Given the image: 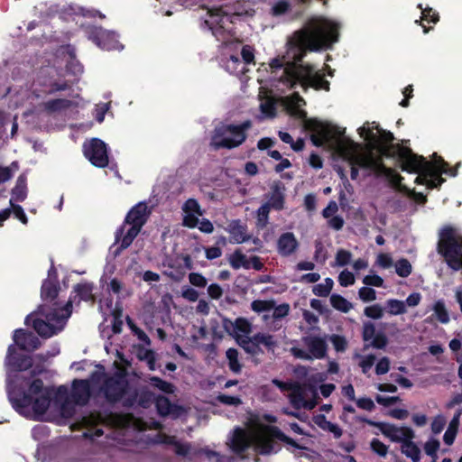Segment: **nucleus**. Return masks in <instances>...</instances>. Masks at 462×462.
I'll return each instance as SVG.
<instances>
[{
  "instance_id": "f257e3e1",
  "label": "nucleus",
  "mask_w": 462,
  "mask_h": 462,
  "mask_svg": "<svg viewBox=\"0 0 462 462\" xmlns=\"http://www.w3.org/2000/svg\"><path fill=\"white\" fill-rule=\"evenodd\" d=\"M338 41L337 24L325 19L310 20L307 26L293 32L288 41V55L291 60L284 66L281 81L290 88L300 85L306 92L310 88L329 90L330 83L313 65L302 64L308 51H318Z\"/></svg>"
},
{
  "instance_id": "f03ea898",
  "label": "nucleus",
  "mask_w": 462,
  "mask_h": 462,
  "mask_svg": "<svg viewBox=\"0 0 462 462\" xmlns=\"http://www.w3.org/2000/svg\"><path fill=\"white\" fill-rule=\"evenodd\" d=\"M72 313V300H69L63 308H51L44 303L29 314L24 320L32 326L36 333L44 338H49L61 331Z\"/></svg>"
},
{
  "instance_id": "7ed1b4c3",
  "label": "nucleus",
  "mask_w": 462,
  "mask_h": 462,
  "mask_svg": "<svg viewBox=\"0 0 462 462\" xmlns=\"http://www.w3.org/2000/svg\"><path fill=\"white\" fill-rule=\"evenodd\" d=\"M151 214L147 203L144 201L134 205L126 214L124 223L116 229L115 240L121 242L115 254L118 255L123 250L128 248L146 224Z\"/></svg>"
},
{
  "instance_id": "20e7f679",
  "label": "nucleus",
  "mask_w": 462,
  "mask_h": 462,
  "mask_svg": "<svg viewBox=\"0 0 462 462\" xmlns=\"http://www.w3.org/2000/svg\"><path fill=\"white\" fill-rule=\"evenodd\" d=\"M53 395L56 398L67 395V388L62 385L56 390L53 387H46L44 393L36 398L20 388L9 392V399L17 411L22 412L23 409L32 406L34 413L41 415L48 411Z\"/></svg>"
},
{
  "instance_id": "39448f33",
  "label": "nucleus",
  "mask_w": 462,
  "mask_h": 462,
  "mask_svg": "<svg viewBox=\"0 0 462 462\" xmlns=\"http://www.w3.org/2000/svg\"><path fill=\"white\" fill-rule=\"evenodd\" d=\"M351 165L350 176L356 180L359 174L358 168L367 170L376 177H385L389 182L397 186L401 184L402 177L393 168L386 167L381 158H375L372 151L364 153H356L349 158Z\"/></svg>"
},
{
  "instance_id": "423d86ee",
  "label": "nucleus",
  "mask_w": 462,
  "mask_h": 462,
  "mask_svg": "<svg viewBox=\"0 0 462 462\" xmlns=\"http://www.w3.org/2000/svg\"><path fill=\"white\" fill-rule=\"evenodd\" d=\"M252 122L245 120L239 125L221 124L215 127L210 140V146L215 150H232L242 145L247 138V131Z\"/></svg>"
},
{
  "instance_id": "0eeeda50",
  "label": "nucleus",
  "mask_w": 462,
  "mask_h": 462,
  "mask_svg": "<svg viewBox=\"0 0 462 462\" xmlns=\"http://www.w3.org/2000/svg\"><path fill=\"white\" fill-rule=\"evenodd\" d=\"M437 250L450 269L462 270V236L455 227L446 225L441 228Z\"/></svg>"
},
{
  "instance_id": "6e6552de",
  "label": "nucleus",
  "mask_w": 462,
  "mask_h": 462,
  "mask_svg": "<svg viewBox=\"0 0 462 462\" xmlns=\"http://www.w3.org/2000/svg\"><path fill=\"white\" fill-rule=\"evenodd\" d=\"M402 158L405 160L404 164L401 165L402 171L418 173L415 183L426 185L428 189L437 188L435 180H432L434 165L430 162L422 155L413 153L411 149H402Z\"/></svg>"
},
{
  "instance_id": "1a4fd4ad",
  "label": "nucleus",
  "mask_w": 462,
  "mask_h": 462,
  "mask_svg": "<svg viewBox=\"0 0 462 462\" xmlns=\"http://www.w3.org/2000/svg\"><path fill=\"white\" fill-rule=\"evenodd\" d=\"M130 383L125 372L116 371L111 375L106 376L100 385L99 391L103 393L107 402L115 404L123 402L130 393Z\"/></svg>"
},
{
  "instance_id": "9d476101",
  "label": "nucleus",
  "mask_w": 462,
  "mask_h": 462,
  "mask_svg": "<svg viewBox=\"0 0 462 462\" xmlns=\"http://www.w3.org/2000/svg\"><path fill=\"white\" fill-rule=\"evenodd\" d=\"M356 420L377 428L384 437L388 438L393 442L401 443V445L409 439L415 438L413 430L407 426L398 427L392 423L374 421L361 416L357 417Z\"/></svg>"
},
{
  "instance_id": "9b49d317",
  "label": "nucleus",
  "mask_w": 462,
  "mask_h": 462,
  "mask_svg": "<svg viewBox=\"0 0 462 462\" xmlns=\"http://www.w3.org/2000/svg\"><path fill=\"white\" fill-rule=\"evenodd\" d=\"M297 115L303 121L304 129L312 133L310 140L315 146L320 147L330 140L331 131L328 124L317 118H308L305 110H299Z\"/></svg>"
},
{
  "instance_id": "f8f14e48",
  "label": "nucleus",
  "mask_w": 462,
  "mask_h": 462,
  "mask_svg": "<svg viewBox=\"0 0 462 462\" xmlns=\"http://www.w3.org/2000/svg\"><path fill=\"white\" fill-rule=\"evenodd\" d=\"M238 344L245 353L253 356L263 354L261 345L273 353L278 346V342L273 335L263 332H258L251 337L241 339L238 341Z\"/></svg>"
},
{
  "instance_id": "ddd939ff",
  "label": "nucleus",
  "mask_w": 462,
  "mask_h": 462,
  "mask_svg": "<svg viewBox=\"0 0 462 462\" xmlns=\"http://www.w3.org/2000/svg\"><path fill=\"white\" fill-rule=\"evenodd\" d=\"M86 33L88 40L103 50L112 51L119 48L120 42L114 32L92 25L87 27Z\"/></svg>"
},
{
  "instance_id": "4468645a",
  "label": "nucleus",
  "mask_w": 462,
  "mask_h": 462,
  "mask_svg": "<svg viewBox=\"0 0 462 462\" xmlns=\"http://www.w3.org/2000/svg\"><path fill=\"white\" fill-rule=\"evenodd\" d=\"M85 157L96 167L105 168L108 165L106 144L98 138H93L83 144Z\"/></svg>"
},
{
  "instance_id": "2eb2a0df",
  "label": "nucleus",
  "mask_w": 462,
  "mask_h": 462,
  "mask_svg": "<svg viewBox=\"0 0 462 462\" xmlns=\"http://www.w3.org/2000/svg\"><path fill=\"white\" fill-rule=\"evenodd\" d=\"M155 398L154 393L147 387L139 390L134 389L124 399L123 406L130 409L138 405L141 408L147 409L154 402Z\"/></svg>"
},
{
  "instance_id": "dca6fc26",
  "label": "nucleus",
  "mask_w": 462,
  "mask_h": 462,
  "mask_svg": "<svg viewBox=\"0 0 462 462\" xmlns=\"http://www.w3.org/2000/svg\"><path fill=\"white\" fill-rule=\"evenodd\" d=\"M5 365L14 372L25 371L32 366V359L30 356L17 353L14 345H10L5 357Z\"/></svg>"
},
{
  "instance_id": "f3484780",
  "label": "nucleus",
  "mask_w": 462,
  "mask_h": 462,
  "mask_svg": "<svg viewBox=\"0 0 462 462\" xmlns=\"http://www.w3.org/2000/svg\"><path fill=\"white\" fill-rule=\"evenodd\" d=\"M301 341L312 359H323L327 356L328 344L325 338L319 336L309 335L302 337Z\"/></svg>"
},
{
  "instance_id": "a211bd4d",
  "label": "nucleus",
  "mask_w": 462,
  "mask_h": 462,
  "mask_svg": "<svg viewBox=\"0 0 462 462\" xmlns=\"http://www.w3.org/2000/svg\"><path fill=\"white\" fill-rule=\"evenodd\" d=\"M14 344L24 351H34L41 346V341L32 332L18 328L14 331Z\"/></svg>"
},
{
  "instance_id": "6ab92c4d",
  "label": "nucleus",
  "mask_w": 462,
  "mask_h": 462,
  "mask_svg": "<svg viewBox=\"0 0 462 462\" xmlns=\"http://www.w3.org/2000/svg\"><path fill=\"white\" fill-rule=\"evenodd\" d=\"M274 437L264 427L263 433L258 435L254 439V449L260 455H270L281 449V446L275 442Z\"/></svg>"
},
{
  "instance_id": "aec40b11",
  "label": "nucleus",
  "mask_w": 462,
  "mask_h": 462,
  "mask_svg": "<svg viewBox=\"0 0 462 462\" xmlns=\"http://www.w3.org/2000/svg\"><path fill=\"white\" fill-rule=\"evenodd\" d=\"M91 397V388L88 380L75 379L72 383L71 398L78 405H86Z\"/></svg>"
},
{
  "instance_id": "412c9836",
  "label": "nucleus",
  "mask_w": 462,
  "mask_h": 462,
  "mask_svg": "<svg viewBox=\"0 0 462 462\" xmlns=\"http://www.w3.org/2000/svg\"><path fill=\"white\" fill-rule=\"evenodd\" d=\"M299 246V241L292 232L282 233L277 240V252L282 257L291 256Z\"/></svg>"
},
{
  "instance_id": "4be33fe9",
  "label": "nucleus",
  "mask_w": 462,
  "mask_h": 462,
  "mask_svg": "<svg viewBox=\"0 0 462 462\" xmlns=\"http://www.w3.org/2000/svg\"><path fill=\"white\" fill-rule=\"evenodd\" d=\"M59 291L60 285L56 279H45L41 288V298L43 301L51 303V308H62L57 301Z\"/></svg>"
},
{
  "instance_id": "5701e85b",
  "label": "nucleus",
  "mask_w": 462,
  "mask_h": 462,
  "mask_svg": "<svg viewBox=\"0 0 462 462\" xmlns=\"http://www.w3.org/2000/svg\"><path fill=\"white\" fill-rule=\"evenodd\" d=\"M285 187L281 181L274 182L271 187V194L268 201L263 203L271 209L282 210L285 204Z\"/></svg>"
},
{
  "instance_id": "b1692460",
  "label": "nucleus",
  "mask_w": 462,
  "mask_h": 462,
  "mask_svg": "<svg viewBox=\"0 0 462 462\" xmlns=\"http://www.w3.org/2000/svg\"><path fill=\"white\" fill-rule=\"evenodd\" d=\"M379 135L377 136L373 133V130L370 128L365 129V127L361 128L360 134L363 135V132H366V139H368L374 145H389L393 143L394 140V135L392 132L386 131L376 126Z\"/></svg>"
},
{
  "instance_id": "393cba45",
  "label": "nucleus",
  "mask_w": 462,
  "mask_h": 462,
  "mask_svg": "<svg viewBox=\"0 0 462 462\" xmlns=\"http://www.w3.org/2000/svg\"><path fill=\"white\" fill-rule=\"evenodd\" d=\"M226 230L231 235L232 243L242 244L251 239V236L247 234V226L242 225L239 219L232 220Z\"/></svg>"
},
{
  "instance_id": "a878e982",
  "label": "nucleus",
  "mask_w": 462,
  "mask_h": 462,
  "mask_svg": "<svg viewBox=\"0 0 462 462\" xmlns=\"http://www.w3.org/2000/svg\"><path fill=\"white\" fill-rule=\"evenodd\" d=\"M374 148H376L380 153V156H375V158H397L401 162V165L404 164V161L402 158V149H410L409 147L402 146L400 143H390L389 145H374Z\"/></svg>"
},
{
  "instance_id": "bb28decb",
  "label": "nucleus",
  "mask_w": 462,
  "mask_h": 462,
  "mask_svg": "<svg viewBox=\"0 0 462 462\" xmlns=\"http://www.w3.org/2000/svg\"><path fill=\"white\" fill-rule=\"evenodd\" d=\"M94 283L89 282H79L74 285L72 292L75 293L74 299H72V296L69 297V300H72V302L75 300L76 298H79V302L83 301H91L95 300L94 294Z\"/></svg>"
},
{
  "instance_id": "cd10ccee",
  "label": "nucleus",
  "mask_w": 462,
  "mask_h": 462,
  "mask_svg": "<svg viewBox=\"0 0 462 462\" xmlns=\"http://www.w3.org/2000/svg\"><path fill=\"white\" fill-rule=\"evenodd\" d=\"M28 194L27 176L22 173L16 180L14 187L11 190V199L9 202H23L26 199Z\"/></svg>"
},
{
  "instance_id": "c85d7f7f",
  "label": "nucleus",
  "mask_w": 462,
  "mask_h": 462,
  "mask_svg": "<svg viewBox=\"0 0 462 462\" xmlns=\"http://www.w3.org/2000/svg\"><path fill=\"white\" fill-rule=\"evenodd\" d=\"M250 447V441L245 430L236 428L232 439V449L236 454L245 452Z\"/></svg>"
},
{
  "instance_id": "c756f323",
  "label": "nucleus",
  "mask_w": 462,
  "mask_h": 462,
  "mask_svg": "<svg viewBox=\"0 0 462 462\" xmlns=\"http://www.w3.org/2000/svg\"><path fill=\"white\" fill-rule=\"evenodd\" d=\"M75 105V102L66 98L51 99L42 104L44 111L48 114L67 110Z\"/></svg>"
},
{
  "instance_id": "7c9ffc66",
  "label": "nucleus",
  "mask_w": 462,
  "mask_h": 462,
  "mask_svg": "<svg viewBox=\"0 0 462 462\" xmlns=\"http://www.w3.org/2000/svg\"><path fill=\"white\" fill-rule=\"evenodd\" d=\"M223 327L229 334H232L230 328H232L235 332H241L245 335L249 334L252 330L251 323L245 318H237L235 322L225 319L223 320Z\"/></svg>"
},
{
  "instance_id": "2f4dec72",
  "label": "nucleus",
  "mask_w": 462,
  "mask_h": 462,
  "mask_svg": "<svg viewBox=\"0 0 462 462\" xmlns=\"http://www.w3.org/2000/svg\"><path fill=\"white\" fill-rule=\"evenodd\" d=\"M401 452L411 458L412 462H420L421 451L418 445L413 441V439H409L402 445H401Z\"/></svg>"
},
{
  "instance_id": "473e14b6",
  "label": "nucleus",
  "mask_w": 462,
  "mask_h": 462,
  "mask_svg": "<svg viewBox=\"0 0 462 462\" xmlns=\"http://www.w3.org/2000/svg\"><path fill=\"white\" fill-rule=\"evenodd\" d=\"M228 263L234 270H238L241 267L246 270L251 268L250 262L240 249H236L234 253L229 255Z\"/></svg>"
},
{
  "instance_id": "72a5a7b5",
  "label": "nucleus",
  "mask_w": 462,
  "mask_h": 462,
  "mask_svg": "<svg viewBox=\"0 0 462 462\" xmlns=\"http://www.w3.org/2000/svg\"><path fill=\"white\" fill-rule=\"evenodd\" d=\"M226 356L228 362V368L234 374H240L243 365L239 361V352L236 348L230 347L226 351Z\"/></svg>"
},
{
  "instance_id": "f704fd0d",
  "label": "nucleus",
  "mask_w": 462,
  "mask_h": 462,
  "mask_svg": "<svg viewBox=\"0 0 462 462\" xmlns=\"http://www.w3.org/2000/svg\"><path fill=\"white\" fill-rule=\"evenodd\" d=\"M291 402L292 406L296 409L304 407L306 409L311 410L316 405V402L305 401L303 393L301 392L299 386H297V389L293 391L291 398Z\"/></svg>"
},
{
  "instance_id": "c9c22d12",
  "label": "nucleus",
  "mask_w": 462,
  "mask_h": 462,
  "mask_svg": "<svg viewBox=\"0 0 462 462\" xmlns=\"http://www.w3.org/2000/svg\"><path fill=\"white\" fill-rule=\"evenodd\" d=\"M432 310L434 311L435 318L441 324H448L450 320L449 314L448 310L446 309L445 302L443 300H437L432 307Z\"/></svg>"
},
{
  "instance_id": "e433bc0d",
  "label": "nucleus",
  "mask_w": 462,
  "mask_h": 462,
  "mask_svg": "<svg viewBox=\"0 0 462 462\" xmlns=\"http://www.w3.org/2000/svg\"><path fill=\"white\" fill-rule=\"evenodd\" d=\"M330 304L331 306L343 313H347L352 308L353 305L343 296L334 293L330 296Z\"/></svg>"
},
{
  "instance_id": "4c0bfd02",
  "label": "nucleus",
  "mask_w": 462,
  "mask_h": 462,
  "mask_svg": "<svg viewBox=\"0 0 462 462\" xmlns=\"http://www.w3.org/2000/svg\"><path fill=\"white\" fill-rule=\"evenodd\" d=\"M266 430L271 433L273 437L276 438V439H279L280 441H282L296 448H302V447H300L292 438L287 436L278 427L268 425L266 426Z\"/></svg>"
},
{
  "instance_id": "58836bf2",
  "label": "nucleus",
  "mask_w": 462,
  "mask_h": 462,
  "mask_svg": "<svg viewBox=\"0 0 462 462\" xmlns=\"http://www.w3.org/2000/svg\"><path fill=\"white\" fill-rule=\"evenodd\" d=\"M148 381L152 386L164 393L172 394L175 392V386L171 383L166 382L158 376H150Z\"/></svg>"
},
{
  "instance_id": "ea45409f",
  "label": "nucleus",
  "mask_w": 462,
  "mask_h": 462,
  "mask_svg": "<svg viewBox=\"0 0 462 462\" xmlns=\"http://www.w3.org/2000/svg\"><path fill=\"white\" fill-rule=\"evenodd\" d=\"M154 403L161 416H167L171 413L172 404L168 397L159 395L155 398Z\"/></svg>"
},
{
  "instance_id": "a19ab883",
  "label": "nucleus",
  "mask_w": 462,
  "mask_h": 462,
  "mask_svg": "<svg viewBox=\"0 0 462 462\" xmlns=\"http://www.w3.org/2000/svg\"><path fill=\"white\" fill-rule=\"evenodd\" d=\"M334 285L331 278H326L325 283H319L313 286L312 292L319 297H327L329 295Z\"/></svg>"
},
{
  "instance_id": "79ce46f5",
  "label": "nucleus",
  "mask_w": 462,
  "mask_h": 462,
  "mask_svg": "<svg viewBox=\"0 0 462 462\" xmlns=\"http://www.w3.org/2000/svg\"><path fill=\"white\" fill-rule=\"evenodd\" d=\"M386 305L391 315H401L407 311L405 303L396 299L388 300Z\"/></svg>"
},
{
  "instance_id": "37998d69",
  "label": "nucleus",
  "mask_w": 462,
  "mask_h": 462,
  "mask_svg": "<svg viewBox=\"0 0 462 462\" xmlns=\"http://www.w3.org/2000/svg\"><path fill=\"white\" fill-rule=\"evenodd\" d=\"M274 300H254L251 303V309L256 313L270 311L274 308Z\"/></svg>"
},
{
  "instance_id": "c03bdc74",
  "label": "nucleus",
  "mask_w": 462,
  "mask_h": 462,
  "mask_svg": "<svg viewBox=\"0 0 462 462\" xmlns=\"http://www.w3.org/2000/svg\"><path fill=\"white\" fill-rule=\"evenodd\" d=\"M411 264L406 258H402L396 262L395 272L400 277H408L411 273Z\"/></svg>"
},
{
  "instance_id": "a18cd8bd",
  "label": "nucleus",
  "mask_w": 462,
  "mask_h": 462,
  "mask_svg": "<svg viewBox=\"0 0 462 462\" xmlns=\"http://www.w3.org/2000/svg\"><path fill=\"white\" fill-rule=\"evenodd\" d=\"M291 7L289 0H279L273 5L271 14L273 16L283 15L291 10Z\"/></svg>"
},
{
  "instance_id": "49530a36",
  "label": "nucleus",
  "mask_w": 462,
  "mask_h": 462,
  "mask_svg": "<svg viewBox=\"0 0 462 462\" xmlns=\"http://www.w3.org/2000/svg\"><path fill=\"white\" fill-rule=\"evenodd\" d=\"M271 208L267 205L263 204L257 209L256 226L258 228H264L269 222V213Z\"/></svg>"
},
{
  "instance_id": "de8ad7c7",
  "label": "nucleus",
  "mask_w": 462,
  "mask_h": 462,
  "mask_svg": "<svg viewBox=\"0 0 462 462\" xmlns=\"http://www.w3.org/2000/svg\"><path fill=\"white\" fill-rule=\"evenodd\" d=\"M370 448L374 454L382 457H385L389 450V447L378 439H373L370 441Z\"/></svg>"
},
{
  "instance_id": "09e8293b",
  "label": "nucleus",
  "mask_w": 462,
  "mask_h": 462,
  "mask_svg": "<svg viewBox=\"0 0 462 462\" xmlns=\"http://www.w3.org/2000/svg\"><path fill=\"white\" fill-rule=\"evenodd\" d=\"M70 88V85L67 80L63 81H52L49 85V88L45 90V94L53 95L60 91H65Z\"/></svg>"
},
{
  "instance_id": "8fccbe9b",
  "label": "nucleus",
  "mask_w": 462,
  "mask_h": 462,
  "mask_svg": "<svg viewBox=\"0 0 462 462\" xmlns=\"http://www.w3.org/2000/svg\"><path fill=\"white\" fill-rule=\"evenodd\" d=\"M388 344V338L383 332H378L371 340L370 345L365 346V348L372 346L376 349H383Z\"/></svg>"
},
{
  "instance_id": "3c124183",
  "label": "nucleus",
  "mask_w": 462,
  "mask_h": 462,
  "mask_svg": "<svg viewBox=\"0 0 462 462\" xmlns=\"http://www.w3.org/2000/svg\"><path fill=\"white\" fill-rule=\"evenodd\" d=\"M46 387H44L43 381L40 378L33 379L29 384L26 393H30L32 396L39 395L44 393Z\"/></svg>"
},
{
  "instance_id": "603ef678",
  "label": "nucleus",
  "mask_w": 462,
  "mask_h": 462,
  "mask_svg": "<svg viewBox=\"0 0 462 462\" xmlns=\"http://www.w3.org/2000/svg\"><path fill=\"white\" fill-rule=\"evenodd\" d=\"M358 296L364 302H370L376 300V291L367 286H364L359 289Z\"/></svg>"
},
{
  "instance_id": "864d4df0",
  "label": "nucleus",
  "mask_w": 462,
  "mask_h": 462,
  "mask_svg": "<svg viewBox=\"0 0 462 462\" xmlns=\"http://www.w3.org/2000/svg\"><path fill=\"white\" fill-rule=\"evenodd\" d=\"M364 313L366 317L379 319L383 315V310L379 304H374L365 308Z\"/></svg>"
},
{
  "instance_id": "5fc2aeb1",
  "label": "nucleus",
  "mask_w": 462,
  "mask_h": 462,
  "mask_svg": "<svg viewBox=\"0 0 462 462\" xmlns=\"http://www.w3.org/2000/svg\"><path fill=\"white\" fill-rule=\"evenodd\" d=\"M183 211L187 214H198L202 215L200 206L195 199H189L183 205Z\"/></svg>"
},
{
  "instance_id": "6e6d98bb",
  "label": "nucleus",
  "mask_w": 462,
  "mask_h": 462,
  "mask_svg": "<svg viewBox=\"0 0 462 462\" xmlns=\"http://www.w3.org/2000/svg\"><path fill=\"white\" fill-rule=\"evenodd\" d=\"M9 204L11 214L13 213L17 219H19L23 225H26L28 223V217L22 206L15 204V202H9Z\"/></svg>"
},
{
  "instance_id": "4d7b16f0",
  "label": "nucleus",
  "mask_w": 462,
  "mask_h": 462,
  "mask_svg": "<svg viewBox=\"0 0 462 462\" xmlns=\"http://www.w3.org/2000/svg\"><path fill=\"white\" fill-rule=\"evenodd\" d=\"M330 341L337 352H345L347 347V341L345 337L340 335H332Z\"/></svg>"
},
{
  "instance_id": "13d9d810",
  "label": "nucleus",
  "mask_w": 462,
  "mask_h": 462,
  "mask_svg": "<svg viewBox=\"0 0 462 462\" xmlns=\"http://www.w3.org/2000/svg\"><path fill=\"white\" fill-rule=\"evenodd\" d=\"M314 260L318 263H325L327 260V251L319 240L315 241Z\"/></svg>"
},
{
  "instance_id": "bf43d9fd",
  "label": "nucleus",
  "mask_w": 462,
  "mask_h": 462,
  "mask_svg": "<svg viewBox=\"0 0 462 462\" xmlns=\"http://www.w3.org/2000/svg\"><path fill=\"white\" fill-rule=\"evenodd\" d=\"M76 14L88 18L99 17L100 19H105L106 17L104 14L94 8L79 7Z\"/></svg>"
},
{
  "instance_id": "052dcab7",
  "label": "nucleus",
  "mask_w": 462,
  "mask_h": 462,
  "mask_svg": "<svg viewBox=\"0 0 462 462\" xmlns=\"http://www.w3.org/2000/svg\"><path fill=\"white\" fill-rule=\"evenodd\" d=\"M375 326L368 321L364 323L362 330V338L365 342L371 341L375 336Z\"/></svg>"
},
{
  "instance_id": "680f3d73",
  "label": "nucleus",
  "mask_w": 462,
  "mask_h": 462,
  "mask_svg": "<svg viewBox=\"0 0 462 462\" xmlns=\"http://www.w3.org/2000/svg\"><path fill=\"white\" fill-rule=\"evenodd\" d=\"M241 56L245 64H254V49L251 45H244L241 50Z\"/></svg>"
},
{
  "instance_id": "e2e57ef3",
  "label": "nucleus",
  "mask_w": 462,
  "mask_h": 462,
  "mask_svg": "<svg viewBox=\"0 0 462 462\" xmlns=\"http://www.w3.org/2000/svg\"><path fill=\"white\" fill-rule=\"evenodd\" d=\"M352 254L345 249H339L336 254V263L338 266H345L350 263Z\"/></svg>"
},
{
  "instance_id": "0e129e2a",
  "label": "nucleus",
  "mask_w": 462,
  "mask_h": 462,
  "mask_svg": "<svg viewBox=\"0 0 462 462\" xmlns=\"http://www.w3.org/2000/svg\"><path fill=\"white\" fill-rule=\"evenodd\" d=\"M338 282L343 287L353 285L355 283V275L351 272L344 270L338 275Z\"/></svg>"
},
{
  "instance_id": "69168bd1",
  "label": "nucleus",
  "mask_w": 462,
  "mask_h": 462,
  "mask_svg": "<svg viewBox=\"0 0 462 462\" xmlns=\"http://www.w3.org/2000/svg\"><path fill=\"white\" fill-rule=\"evenodd\" d=\"M440 443L438 439H432L428 440L424 445L425 453L431 457L438 456L437 452L439 449Z\"/></svg>"
},
{
  "instance_id": "338daca9",
  "label": "nucleus",
  "mask_w": 462,
  "mask_h": 462,
  "mask_svg": "<svg viewBox=\"0 0 462 462\" xmlns=\"http://www.w3.org/2000/svg\"><path fill=\"white\" fill-rule=\"evenodd\" d=\"M447 423V420L443 415H437L431 422V430L434 434L440 433Z\"/></svg>"
},
{
  "instance_id": "774afa93",
  "label": "nucleus",
  "mask_w": 462,
  "mask_h": 462,
  "mask_svg": "<svg viewBox=\"0 0 462 462\" xmlns=\"http://www.w3.org/2000/svg\"><path fill=\"white\" fill-rule=\"evenodd\" d=\"M189 281L193 286L199 288H204L208 283L207 279L199 273H190L189 274Z\"/></svg>"
}]
</instances>
